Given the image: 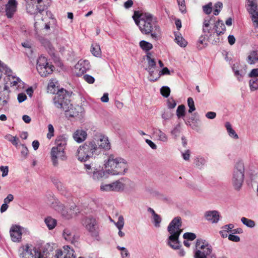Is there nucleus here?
<instances>
[{
	"mask_svg": "<svg viewBox=\"0 0 258 258\" xmlns=\"http://www.w3.org/2000/svg\"><path fill=\"white\" fill-rule=\"evenodd\" d=\"M249 86L251 91L258 89V78H251L249 81Z\"/></svg>",
	"mask_w": 258,
	"mask_h": 258,
	"instance_id": "obj_36",
	"label": "nucleus"
},
{
	"mask_svg": "<svg viewBox=\"0 0 258 258\" xmlns=\"http://www.w3.org/2000/svg\"><path fill=\"white\" fill-rule=\"evenodd\" d=\"M83 79L85 81L89 84H93L95 81V79L93 77L87 74L83 76Z\"/></svg>",
	"mask_w": 258,
	"mask_h": 258,
	"instance_id": "obj_60",
	"label": "nucleus"
},
{
	"mask_svg": "<svg viewBox=\"0 0 258 258\" xmlns=\"http://www.w3.org/2000/svg\"><path fill=\"white\" fill-rule=\"evenodd\" d=\"M90 63L87 60H80L75 66V69L78 70V75L83 74L87 70L90 69Z\"/></svg>",
	"mask_w": 258,
	"mask_h": 258,
	"instance_id": "obj_14",
	"label": "nucleus"
},
{
	"mask_svg": "<svg viewBox=\"0 0 258 258\" xmlns=\"http://www.w3.org/2000/svg\"><path fill=\"white\" fill-rule=\"evenodd\" d=\"M82 224L92 235H97V223L95 219L90 217H86L82 220Z\"/></svg>",
	"mask_w": 258,
	"mask_h": 258,
	"instance_id": "obj_11",
	"label": "nucleus"
},
{
	"mask_svg": "<svg viewBox=\"0 0 258 258\" xmlns=\"http://www.w3.org/2000/svg\"><path fill=\"white\" fill-rule=\"evenodd\" d=\"M112 190L119 191L123 190L124 188V184L120 180H117L112 183Z\"/></svg>",
	"mask_w": 258,
	"mask_h": 258,
	"instance_id": "obj_34",
	"label": "nucleus"
},
{
	"mask_svg": "<svg viewBox=\"0 0 258 258\" xmlns=\"http://www.w3.org/2000/svg\"><path fill=\"white\" fill-rule=\"evenodd\" d=\"M49 64L47 59L45 56H41L37 59V67L46 66Z\"/></svg>",
	"mask_w": 258,
	"mask_h": 258,
	"instance_id": "obj_45",
	"label": "nucleus"
},
{
	"mask_svg": "<svg viewBox=\"0 0 258 258\" xmlns=\"http://www.w3.org/2000/svg\"><path fill=\"white\" fill-rule=\"evenodd\" d=\"M99 150L94 141H87L78 149L77 157L79 160L85 162L94 154H99Z\"/></svg>",
	"mask_w": 258,
	"mask_h": 258,
	"instance_id": "obj_4",
	"label": "nucleus"
},
{
	"mask_svg": "<svg viewBox=\"0 0 258 258\" xmlns=\"http://www.w3.org/2000/svg\"><path fill=\"white\" fill-rule=\"evenodd\" d=\"M179 10L182 14L186 12L185 3L184 0H177Z\"/></svg>",
	"mask_w": 258,
	"mask_h": 258,
	"instance_id": "obj_52",
	"label": "nucleus"
},
{
	"mask_svg": "<svg viewBox=\"0 0 258 258\" xmlns=\"http://www.w3.org/2000/svg\"><path fill=\"white\" fill-rule=\"evenodd\" d=\"M87 133L82 130H77L73 134V139L78 143L83 142L87 138Z\"/></svg>",
	"mask_w": 258,
	"mask_h": 258,
	"instance_id": "obj_19",
	"label": "nucleus"
},
{
	"mask_svg": "<svg viewBox=\"0 0 258 258\" xmlns=\"http://www.w3.org/2000/svg\"><path fill=\"white\" fill-rule=\"evenodd\" d=\"M63 236L66 240L70 242L72 244L75 245L76 243H77V240L74 237V235L71 230L68 229H65L63 230Z\"/></svg>",
	"mask_w": 258,
	"mask_h": 258,
	"instance_id": "obj_27",
	"label": "nucleus"
},
{
	"mask_svg": "<svg viewBox=\"0 0 258 258\" xmlns=\"http://www.w3.org/2000/svg\"><path fill=\"white\" fill-rule=\"evenodd\" d=\"M247 10L251 16H258V10L257 6L247 7Z\"/></svg>",
	"mask_w": 258,
	"mask_h": 258,
	"instance_id": "obj_51",
	"label": "nucleus"
},
{
	"mask_svg": "<svg viewBox=\"0 0 258 258\" xmlns=\"http://www.w3.org/2000/svg\"><path fill=\"white\" fill-rule=\"evenodd\" d=\"M248 77L251 78L258 77V68L252 69L248 74Z\"/></svg>",
	"mask_w": 258,
	"mask_h": 258,
	"instance_id": "obj_63",
	"label": "nucleus"
},
{
	"mask_svg": "<svg viewBox=\"0 0 258 258\" xmlns=\"http://www.w3.org/2000/svg\"><path fill=\"white\" fill-rule=\"evenodd\" d=\"M241 221L244 225L249 228H253L255 225L254 221L247 219L245 217L241 218Z\"/></svg>",
	"mask_w": 258,
	"mask_h": 258,
	"instance_id": "obj_42",
	"label": "nucleus"
},
{
	"mask_svg": "<svg viewBox=\"0 0 258 258\" xmlns=\"http://www.w3.org/2000/svg\"><path fill=\"white\" fill-rule=\"evenodd\" d=\"M56 211L60 213L64 218L70 219L77 214L78 210L76 209V206L75 204L71 206L69 209H66L64 205L62 204L61 208L57 210Z\"/></svg>",
	"mask_w": 258,
	"mask_h": 258,
	"instance_id": "obj_12",
	"label": "nucleus"
},
{
	"mask_svg": "<svg viewBox=\"0 0 258 258\" xmlns=\"http://www.w3.org/2000/svg\"><path fill=\"white\" fill-rule=\"evenodd\" d=\"M90 175L94 180H99L104 176L105 171L102 170H98L97 169H94Z\"/></svg>",
	"mask_w": 258,
	"mask_h": 258,
	"instance_id": "obj_31",
	"label": "nucleus"
},
{
	"mask_svg": "<svg viewBox=\"0 0 258 258\" xmlns=\"http://www.w3.org/2000/svg\"><path fill=\"white\" fill-rule=\"evenodd\" d=\"M140 46L141 48L146 51H149L153 48V45L147 41L142 40L140 42Z\"/></svg>",
	"mask_w": 258,
	"mask_h": 258,
	"instance_id": "obj_38",
	"label": "nucleus"
},
{
	"mask_svg": "<svg viewBox=\"0 0 258 258\" xmlns=\"http://www.w3.org/2000/svg\"><path fill=\"white\" fill-rule=\"evenodd\" d=\"M161 94L165 97H168L170 93V89L167 86H163L160 89Z\"/></svg>",
	"mask_w": 258,
	"mask_h": 258,
	"instance_id": "obj_50",
	"label": "nucleus"
},
{
	"mask_svg": "<svg viewBox=\"0 0 258 258\" xmlns=\"http://www.w3.org/2000/svg\"><path fill=\"white\" fill-rule=\"evenodd\" d=\"M244 171V164L241 162L236 163L233 170L231 178L232 184L235 190H240L242 186Z\"/></svg>",
	"mask_w": 258,
	"mask_h": 258,
	"instance_id": "obj_6",
	"label": "nucleus"
},
{
	"mask_svg": "<svg viewBox=\"0 0 258 258\" xmlns=\"http://www.w3.org/2000/svg\"><path fill=\"white\" fill-rule=\"evenodd\" d=\"M195 258H216L212 253V246L205 240L198 239L196 243Z\"/></svg>",
	"mask_w": 258,
	"mask_h": 258,
	"instance_id": "obj_5",
	"label": "nucleus"
},
{
	"mask_svg": "<svg viewBox=\"0 0 258 258\" xmlns=\"http://www.w3.org/2000/svg\"><path fill=\"white\" fill-rule=\"evenodd\" d=\"M50 159L52 164L54 167H58L59 166V160L60 161H66L67 159V156L64 151L62 149L58 150L57 148H52L50 152Z\"/></svg>",
	"mask_w": 258,
	"mask_h": 258,
	"instance_id": "obj_10",
	"label": "nucleus"
},
{
	"mask_svg": "<svg viewBox=\"0 0 258 258\" xmlns=\"http://www.w3.org/2000/svg\"><path fill=\"white\" fill-rule=\"evenodd\" d=\"M46 202L51 208L54 209L55 211L59 210L61 208L62 204L60 203L58 200L55 198L52 194H49L47 197Z\"/></svg>",
	"mask_w": 258,
	"mask_h": 258,
	"instance_id": "obj_16",
	"label": "nucleus"
},
{
	"mask_svg": "<svg viewBox=\"0 0 258 258\" xmlns=\"http://www.w3.org/2000/svg\"><path fill=\"white\" fill-rule=\"evenodd\" d=\"M70 95L69 93L63 89L59 90L53 98V103L55 106L62 109L67 110L71 106Z\"/></svg>",
	"mask_w": 258,
	"mask_h": 258,
	"instance_id": "obj_7",
	"label": "nucleus"
},
{
	"mask_svg": "<svg viewBox=\"0 0 258 258\" xmlns=\"http://www.w3.org/2000/svg\"><path fill=\"white\" fill-rule=\"evenodd\" d=\"M40 253L34 247L28 244L23 245L19 249V254L21 258H38Z\"/></svg>",
	"mask_w": 258,
	"mask_h": 258,
	"instance_id": "obj_9",
	"label": "nucleus"
},
{
	"mask_svg": "<svg viewBox=\"0 0 258 258\" xmlns=\"http://www.w3.org/2000/svg\"><path fill=\"white\" fill-rule=\"evenodd\" d=\"M91 51L94 56H100L101 54L100 45L97 43L93 44L91 46Z\"/></svg>",
	"mask_w": 258,
	"mask_h": 258,
	"instance_id": "obj_37",
	"label": "nucleus"
},
{
	"mask_svg": "<svg viewBox=\"0 0 258 258\" xmlns=\"http://www.w3.org/2000/svg\"><path fill=\"white\" fill-rule=\"evenodd\" d=\"M41 20L45 21V29H49L50 27H54L55 26L56 20L54 17H41Z\"/></svg>",
	"mask_w": 258,
	"mask_h": 258,
	"instance_id": "obj_28",
	"label": "nucleus"
},
{
	"mask_svg": "<svg viewBox=\"0 0 258 258\" xmlns=\"http://www.w3.org/2000/svg\"><path fill=\"white\" fill-rule=\"evenodd\" d=\"M44 222L49 230L53 229L57 224V220L50 216L46 217Z\"/></svg>",
	"mask_w": 258,
	"mask_h": 258,
	"instance_id": "obj_30",
	"label": "nucleus"
},
{
	"mask_svg": "<svg viewBox=\"0 0 258 258\" xmlns=\"http://www.w3.org/2000/svg\"><path fill=\"white\" fill-rule=\"evenodd\" d=\"M133 16H152L151 14L144 10H140L135 11L134 15Z\"/></svg>",
	"mask_w": 258,
	"mask_h": 258,
	"instance_id": "obj_47",
	"label": "nucleus"
},
{
	"mask_svg": "<svg viewBox=\"0 0 258 258\" xmlns=\"http://www.w3.org/2000/svg\"><path fill=\"white\" fill-rule=\"evenodd\" d=\"M202 30L204 34H212V36L216 35L219 38L220 35L225 33L226 27L222 20L216 17H205Z\"/></svg>",
	"mask_w": 258,
	"mask_h": 258,
	"instance_id": "obj_3",
	"label": "nucleus"
},
{
	"mask_svg": "<svg viewBox=\"0 0 258 258\" xmlns=\"http://www.w3.org/2000/svg\"><path fill=\"white\" fill-rule=\"evenodd\" d=\"M153 134L157 138L158 141L163 142H167L168 141V137L160 129L155 128L153 130Z\"/></svg>",
	"mask_w": 258,
	"mask_h": 258,
	"instance_id": "obj_24",
	"label": "nucleus"
},
{
	"mask_svg": "<svg viewBox=\"0 0 258 258\" xmlns=\"http://www.w3.org/2000/svg\"><path fill=\"white\" fill-rule=\"evenodd\" d=\"M205 217L207 220L212 223H217L219 220V215L216 211H209L205 213Z\"/></svg>",
	"mask_w": 258,
	"mask_h": 258,
	"instance_id": "obj_18",
	"label": "nucleus"
},
{
	"mask_svg": "<svg viewBox=\"0 0 258 258\" xmlns=\"http://www.w3.org/2000/svg\"><path fill=\"white\" fill-rule=\"evenodd\" d=\"M225 127L226 128L227 131L228 133V135L231 138H233L235 139H237L238 138V135L236 133L234 130L232 128L231 124L229 122H226L225 124Z\"/></svg>",
	"mask_w": 258,
	"mask_h": 258,
	"instance_id": "obj_33",
	"label": "nucleus"
},
{
	"mask_svg": "<svg viewBox=\"0 0 258 258\" xmlns=\"http://www.w3.org/2000/svg\"><path fill=\"white\" fill-rule=\"evenodd\" d=\"M183 237L185 239L193 240L196 238V235L195 233H193L186 232L183 234Z\"/></svg>",
	"mask_w": 258,
	"mask_h": 258,
	"instance_id": "obj_55",
	"label": "nucleus"
},
{
	"mask_svg": "<svg viewBox=\"0 0 258 258\" xmlns=\"http://www.w3.org/2000/svg\"><path fill=\"white\" fill-rule=\"evenodd\" d=\"M247 62L250 64H255L258 61V51L257 50L251 51L247 56Z\"/></svg>",
	"mask_w": 258,
	"mask_h": 258,
	"instance_id": "obj_29",
	"label": "nucleus"
},
{
	"mask_svg": "<svg viewBox=\"0 0 258 258\" xmlns=\"http://www.w3.org/2000/svg\"><path fill=\"white\" fill-rule=\"evenodd\" d=\"M67 143V138L64 136H59L55 140L56 146L53 148H57L58 150L62 149L64 151Z\"/></svg>",
	"mask_w": 258,
	"mask_h": 258,
	"instance_id": "obj_21",
	"label": "nucleus"
},
{
	"mask_svg": "<svg viewBox=\"0 0 258 258\" xmlns=\"http://www.w3.org/2000/svg\"><path fill=\"white\" fill-rule=\"evenodd\" d=\"M106 171L112 175H123L128 169L127 161L119 157L110 154L104 160Z\"/></svg>",
	"mask_w": 258,
	"mask_h": 258,
	"instance_id": "obj_1",
	"label": "nucleus"
},
{
	"mask_svg": "<svg viewBox=\"0 0 258 258\" xmlns=\"http://www.w3.org/2000/svg\"><path fill=\"white\" fill-rule=\"evenodd\" d=\"M223 8V4L220 2H218L213 6V14L217 16L219 14Z\"/></svg>",
	"mask_w": 258,
	"mask_h": 258,
	"instance_id": "obj_39",
	"label": "nucleus"
},
{
	"mask_svg": "<svg viewBox=\"0 0 258 258\" xmlns=\"http://www.w3.org/2000/svg\"><path fill=\"white\" fill-rule=\"evenodd\" d=\"M100 143L96 144L97 147L99 148V154L101 153L102 149L107 150L110 149V145L108 141V138L105 136H103L100 139Z\"/></svg>",
	"mask_w": 258,
	"mask_h": 258,
	"instance_id": "obj_22",
	"label": "nucleus"
},
{
	"mask_svg": "<svg viewBox=\"0 0 258 258\" xmlns=\"http://www.w3.org/2000/svg\"><path fill=\"white\" fill-rule=\"evenodd\" d=\"M173 116V113L172 112L168 109H165L163 111L161 114V117L165 120H169L172 118Z\"/></svg>",
	"mask_w": 258,
	"mask_h": 258,
	"instance_id": "obj_46",
	"label": "nucleus"
},
{
	"mask_svg": "<svg viewBox=\"0 0 258 258\" xmlns=\"http://www.w3.org/2000/svg\"><path fill=\"white\" fill-rule=\"evenodd\" d=\"M53 182L55 184V186L58 189V190L62 192L64 190V187L63 186L62 183L58 180L54 179L53 180Z\"/></svg>",
	"mask_w": 258,
	"mask_h": 258,
	"instance_id": "obj_54",
	"label": "nucleus"
},
{
	"mask_svg": "<svg viewBox=\"0 0 258 258\" xmlns=\"http://www.w3.org/2000/svg\"><path fill=\"white\" fill-rule=\"evenodd\" d=\"M5 139L10 142L15 146H18L19 139L17 137H14L10 134H8L5 136Z\"/></svg>",
	"mask_w": 258,
	"mask_h": 258,
	"instance_id": "obj_40",
	"label": "nucleus"
},
{
	"mask_svg": "<svg viewBox=\"0 0 258 258\" xmlns=\"http://www.w3.org/2000/svg\"><path fill=\"white\" fill-rule=\"evenodd\" d=\"M18 3L16 0H9L6 6L7 16H12L17 11Z\"/></svg>",
	"mask_w": 258,
	"mask_h": 258,
	"instance_id": "obj_17",
	"label": "nucleus"
},
{
	"mask_svg": "<svg viewBox=\"0 0 258 258\" xmlns=\"http://www.w3.org/2000/svg\"><path fill=\"white\" fill-rule=\"evenodd\" d=\"M213 10V4L211 2L203 6V11L206 15H210Z\"/></svg>",
	"mask_w": 258,
	"mask_h": 258,
	"instance_id": "obj_44",
	"label": "nucleus"
},
{
	"mask_svg": "<svg viewBox=\"0 0 258 258\" xmlns=\"http://www.w3.org/2000/svg\"><path fill=\"white\" fill-rule=\"evenodd\" d=\"M212 34H210V35H208V34H205L204 35H202L200 36L198 42L201 44H204V42L205 41L206 39H208L209 41H211L212 43L213 44H217L220 42L219 38H217L214 40H212Z\"/></svg>",
	"mask_w": 258,
	"mask_h": 258,
	"instance_id": "obj_26",
	"label": "nucleus"
},
{
	"mask_svg": "<svg viewBox=\"0 0 258 258\" xmlns=\"http://www.w3.org/2000/svg\"><path fill=\"white\" fill-rule=\"evenodd\" d=\"M81 110V108L80 106H77V107H74L72 104H71V106H69V108L67 110H64V111L66 117H74L79 115Z\"/></svg>",
	"mask_w": 258,
	"mask_h": 258,
	"instance_id": "obj_20",
	"label": "nucleus"
},
{
	"mask_svg": "<svg viewBox=\"0 0 258 258\" xmlns=\"http://www.w3.org/2000/svg\"><path fill=\"white\" fill-rule=\"evenodd\" d=\"M132 18L142 32L145 34H149L152 31L154 24L153 17Z\"/></svg>",
	"mask_w": 258,
	"mask_h": 258,
	"instance_id": "obj_8",
	"label": "nucleus"
},
{
	"mask_svg": "<svg viewBox=\"0 0 258 258\" xmlns=\"http://www.w3.org/2000/svg\"><path fill=\"white\" fill-rule=\"evenodd\" d=\"M110 221L113 222L118 229H122L123 227L124 222V219L122 215H120L118 218V221L117 222H115L113 220L110 219Z\"/></svg>",
	"mask_w": 258,
	"mask_h": 258,
	"instance_id": "obj_41",
	"label": "nucleus"
},
{
	"mask_svg": "<svg viewBox=\"0 0 258 258\" xmlns=\"http://www.w3.org/2000/svg\"><path fill=\"white\" fill-rule=\"evenodd\" d=\"M48 133L47 135V138L50 139L54 136V128L51 124L48 125Z\"/></svg>",
	"mask_w": 258,
	"mask_h": 258,
	"instance_id": "obj_57",
	"label": "nucleus"
},
{
	"mask_svg": "<svg viewBox=\"0 0 258 258\" xmlns=\"http://www.w3.org/2000/svg\"><path fill=\"white\" fill-rule=\"evenodd\" d=\"M47 49L48 52L50 56H55V50L53 47L49 43L47 44Z\"/></svg>",
	"mask_w": 258,
	"mask_h": 258,
	"instance_id": "obj_62",
	"label": "nucleus"
},
{
	"mask_svg": "<svg viewBox=\"0 0 258 258\" xmlns=\"http://www.w3.org/2000/svg\"><path fill=\"white\" fill-rule=\"evenodd\" d=\"M167 103V107L168 109H170L175 108L176 106V102L175 100H174L172 97L168 99Z\"/></svg>",
	"mask_w": 258,
	"mask_h": 258,
	"instance_id": "obj_53",
	"label": "nucleus"
},
{
	"mask_svg": "<svg viewBox=\"0 0 258 258\" xmlns=\"http://www.w3.org/2000/svg\"><path fill=\"white\" fill-rule=\"evenodd\" d=\"M22 228L18 225L13 226L10 231L11 239L14 242H19L22 238Z\"/></svg>",
	"mask_w": 258,
	"mask_h": 258,
	"instance_id": "obj_13",
	"label": "nucleus"
},
{
	"mask_svg": "<svg viewBox=\"0 0 258 258\" xmlns=\"http://www.w3.org/2000/svg\"><path fill=\"white\" fill-rule=\"evenodd\" d=\"M181 219L180 217L174 218L169 223L167 229L170 235L168 238L167 244L174 249H179L181 244L179 237L182 232Z\"/></svg>",
	"mask_w": 258,
	"mask_h": 258,
	"instance_id": "obj_2",
	"label": "nucleus"
},
{
	"mask_svg": "<svg viewBox=\"0 0 258 258\" xmlns=\"http://www.w3.org/2000/svg\"><path fill=\"white\" fill-rule=\"evenodd\" d=\"M194 164L196 168L202 169L207 164V159L204 157L198 156L194 159Z\"/></svg>",
	"mask_w": 258,
	"mask_h": 258,
	"instance_id": "obj_25",
	"label": "nucleus"
},
{
	"mask_svg": "<svg viewBox=\"0 0 258 258\" xmlns=\"http://www.w3.org/2000/svg\"><path fill=\"white\" fill-rule=\"evenodd\" d=\"M161 222V218L158 214H154V216H153V222L154 224V226L156 227H160V224Z\"/></svg>",
	"mask_w": 258,
	"mask_h": 258,
	"instance_id": "obj_48",
	"label": "nucleus"
},
{
	"mask_svg": "<svg viewBox=\"0 0 258 258\" xmlns=\"http://www.w3.org/2000/svg\"><path fill=\"white\" fill-rule=\"evenodd\" d=\"M234 228V225L232 224H229L225 225L222 227V230L227 233L231 231V230Z\"/></svg>",
	"mask_w": 258,
	"mask_h": 258,
	"instance_id": "obj_61",
	"label": "nucleus"
},
{
	"mask_svg": "<svg viewBox=\"0 0 258 258\" xmlns=\"http://www.w3.org/2000/svg\"><path fill=\"white\" fill-rule=\"evenodd\" d=\"M156 68V62L154 59H152L148 60V66L146 70L149 73V79L151 81H156L159 78V75L158 74L156 78L152 77L153 74L154 73V70Z\"/></svg>",
	"mask_w": 258,
	"mask_h": 258,
	"instance_id": "obj_15",
	"label": "nucleus"
},
{
	"mask_svg": "<svg viewBox=\"0 0 258 258\" xmlns=\"http://www.w3.org/2000/svg\"><path fill=\"white\" fill-rule=\"evenodd\" d=\"M185 106L184 105H179L176 110V115L178 118L183 117L185 116Z\"/></svg>",
	"mask_w": 258,
	"mask_h": 258,
	"instance_id": "obj_43",
	"label": "nucleus"
},
{
	"mask_svg": "<svg viewBox=\"0 0 258 258\" xmlns=\"http://www.w3.org/2000/svg\"><path fill=\"white\" fill-rule=\"evenodd\" d=\"M22 147V149L21 150V156L24 158H26L27 156H28V153H29V151H28V148H27V147L24 145V144H21Z\"/></svg>",
	"mask_w": 258,
	"mask_h": 258,
	"instance_id": "obj_58",
	"label": "nucleus"
},
{
	"mask_svg": "<svg viewBox=\"0 0 258 258\" xmlns=\"http://www.w3.org/2000/svg\"><path fill=\"white\" fill-rule=\"evenodd\" d=\"M52 68H53V66L49 64L46 66L37 67V70L42 77H46L52 73L53 71Z\"/></svg>",
	"mask_w": 258,
	"mask_h": 258,
	"instance_id": "obj_23",
	"label": "nucleus"
},
{
	"mask_svg": "<svg viewBox=\"0 0 258 258\" xmlns=\"http://www.w3.org/2000/svg\"><path fill=\"white\" fill-rule=\"evenodd\" d=\"M187 104L189 107L188 112L191 113L196 110L194 100L192 98L189 97L187 99Z\"/></svg>",
	"mask_w": 258,
	"mask_h": 258,
	"instance_id": "obj_49",
	"label": "nucleus"
},
{
	"mask_svg": "<svg viewBox=\"0 0 258 258\" xmlns=\"http://www.w3.org/2000/svg\"><path fill=\"white\" fill-rule=\"evenodd\" d=\"M0 170L2 172V176L3 177H5V176H7V175L8 174V172H9L8 166H2L0 167Z\"/></svg>",
	"mask_w": 258,
	"mask_h": 258,
	"instance_id": "obj_64",
	"label": "nucleus"
},
{
	"mask_svg": "<svg viewBox=\"0 0 258 258\" xmlns=\"http://www.w3.org/2000/svg\"><path fill=\"white\" fill-rule=\"evenodd\" d=\"M175 41L181 47H185L187 45L186 41L181 36L178 32H175Z\"/></svg>",
	"mask_w": 258,
	"mask_h": 258,
	"instance_id": "obj_32",
	"label": "nucleus"
},
{
	"mask_svg": "<svg viewBox=\"0 0 258 258\" xmlns=\"http://www.w3.org/2000/svg\"><path fill=\"white\" fill-rule=\"evenodd\" d=\"M112 183L110 184H102L100 186V189L102 191H112Z\"/></svg>",
	"mask_w": 258,
	"mask_h": 258,
	"instance_id": "obj_59",
	"label": "nucleus"
},
{
	"mask_svg": "<svg viewBox=\"0 0 258 258\" xmlns=\"http://www.w3.org/2000/svg\"><path fill=\"white\" fill-rule=\"evenodd\" d=\"M180 129L179 126H175L171 131V134L173 136V138L176 139L179 135Z\"/></svg>",
	"mask_w": 258,
	"mask_h": 258,
	"instance_id": "obj_56",
	"label": "nucleus"
},
{
	"mask_svg": "<svg viewBox=\"0 0 258 258\" xmlns=\"http://www.w3.org/2000/svg\"><path fill=\"white\" fill-rule=\"evenodd\" d=\"M63 248V254L65 255L66 258H75L73 249L71 248L68 245L64 246Z\"/></svg>",
	"mask_w": 258,
	"mask_h": 258,
	"instance_id": "obj_35",
	"label": "nucleus"
}]
</instances>
